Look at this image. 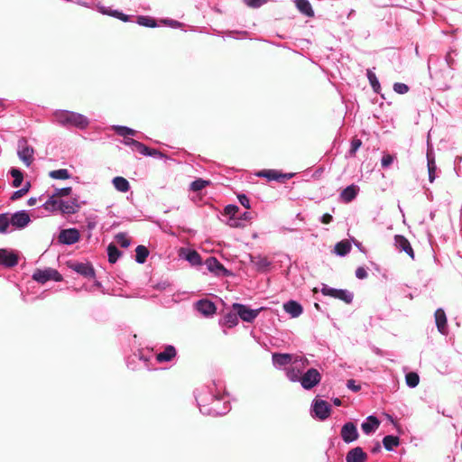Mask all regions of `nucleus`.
<instances>
[{"label":"nucleus","mask_w":462,"mask_h":462,"mask_svg":"<svg viewBox=\"0 0 462 462\" xmlns=\"http://www.w3.org/2000/svg\"><path fill=\"white\" fill-rule=\"evenodd\" d=\"M394 245L400 251L405 252L412 259L414 258L413 249L406 237L401 235H396L394 236Z\"/></svg>","instance_id":"obj_20"},{"label":"nucleus","mask_w":462,"mask_h":462,"mask_svg":"<svg viewBox=\"0 0 462 462\" xmlns=\"http://www.w3.org/2000/svg\"><path fill=\"white\" fill-rule=\"evenodd\" d=\"M177 355L176 348L171 345L163 346V349L156 354V361L158 363L171 362Z\"/></svg>","instance_id":"obj_18"},{"label":"nucleus","mask_w":462,"mask_h":462,"mask_svg":"<svg viewBox=\"0 0 462 462\" xmlns=\"http://www.w3.org/2000/svg\"><path fill=\"white\" fill-rule=\"evenodd\" d=\"M30 186V183L27 182L23 188L17 191L13 192L9 199L11 200H17L21 199L23 195H25L28 192Z\"/></svg>","instance_id":"obj_44"},{"label":"nucleus","mask_w":462,"mask_h":462,"mask_svg":"<svg viewBox=\"0 0 462 462\" xmlns=\"http://www.w3.org/2000/svg\"><path fill=\"white\" fill-rule=\"evenodd\" d=\"M405 382L410 388H415L420 383V376L415 372H410L405 375Z\"/></svg>","instance_id":"obj_38"},{"label":"nucleus","mask_w":462,"mask_h":462,"mask_svg":"<svg viewBox=\"0 0 462 462\" xmlns=\"http://www.w3.org/2000/svg\"><path fill=\"white\" fill-rule=\"evenodd\" d=\"M116 17L120 18L122 21L126 22L128 21V15L124 14L122 13L116 12Z\"/></svg>","instance_id":"obj_57"},{"label":"nucleus","mask_w":462,"mask_h":462,"mask_svg":"<svg viewBox=\"0 0 462 462\" xmlns=\"http://www.w3.org/2000/svg\"><path fill=\"white\" fill-rule=\"evenodd\" d=\"M217 385L202 386L197 389L195 397L202 414L210 416L224 415L229 411L227 402H223V397L216 391Z\"/></svg>","instance_id":"obj_1"},{"label":"nucleus","mask_w":462,"mask_h":462,"mask_svg":"<svg viewBox=\"0 0 462 462\" xmlns=\"http://www.w3.org/2000/svg\"><path fill=\"white\" fill-rule=\"evenodd\" d=\"M72 269L78 273L83 275L87 278H94L95 277V270L89 263H76L72 266Z\"/></svg>","instance_id":"obj_23"},{"label":"nucleus","mask_w":462,"mask_h":462,"mask_svg":"<svg viewBox=\"0 0 462 462\" xmlns=\"http://www.w3.org/2000/svg\"><path fill=\"white\" fill-rule=\"evenodd\" d=\"M461 214H462V206H461Z\"/></svg>","instance_id":"obj_62"},{"label":"nucleus","mask_w":462,"mask_h":462,"mask_svg":"<svg viewBox=\"0 0 462 462\" xmlns=\"http://www.w3.org/2000/svg\"><path fill=\"white\" fill-rule=\"evenodd\" d=\"M393 160H394L393 155L389 154V153L383 154V156L382 158V166L383 168L389 167L393 163Z\"/></svg>","instance_id":"obj_49"},{"label":"nucleus","mask_w":462,"mask_h":462,"mask_svg":"<svg viewBox=\"0 0 462 462\" xmlns=\"http://www.w3.org/2000/svg\"><path fill=\"white\" fill-rule=\"evenodd\" d=\"M333 402H334V404H335V405H337V406H340V405H341V401H340V399H338V398H335V399L333 400Z\"/></svg>","instance_id":"obj_60"},{"label":"nucleus","mask_w":462,"mask_h":462,"mask_svg":"<svg viewBox=\"0 0 462 462\" xmlns=\"http://www.w3.org/2000/svg\"><path fill=\"white\" fill-rule=\"evenodd\" d=\"M195 309L204 317H212L217 310L215 304L208 300H199L195 304Z\"/></svg>","instance_id":"obj_15"},{"label":"nucleus","mask_w":462,"mask_h":462,"mask_svg":"<svg viewBox=\"0 0 462 462\" xmlns=\"http://www.w3.org/2000/svg\"><path fill=\"white\" fill-rule=\"evenodd\" d=\"M115 188L121 192H126L130 189L128 180L124 177H115L113 179Z\"/></svg>","instance_id":"obj_33"},{"label":"nucleus","mask_w":462,"mask_h":462,"mask_svg":"<svg viewBox=\"0 0 462 462\" xmlns=\"http://www.w3.org/2000/svg\"><path fill=\"white\" fill-rule=\"evenodd\" d=\"M10 220L13 231L25 228L31 222L30 215L25 210L16 211L10 214Z\"/></svg>","instance_id":"obj_10"},{"label":"nucleus","mask_w":462,"mask_h":462,"mask_svg":"<svg viewBox=\"0 0 462 462\" xmlns=\"http://www.w3.org/2000/svg\"><path fill=\"white\" fill-rule=\"evenodd\" d=\"M251 204H227L221 213V220L231 227L245 226L252 218V212L249 211Z\"/></svg>","instance_id":"obj_2"},{"label":"nucleus","mask_w":462,"mask_h":462,"mask_svg":"<svg viewBox=\"0 0 462 462\" xmlns=\"http://www.w3.org/2000/svg\"><path fill=\"white\" fill-rule=\"evenodd\" d=\"M210 181L204 180L202 179H198L191 182L190 184V189L193 191H199L209 185Z\"/></svg>","instance_id":"obj_42"},{"label":"nucleus","mask_w":462,"mask_h":462,"mask_svg":"<svg viewBox=\"0 0 462 462\" xmlns=\"http://www.w3.org/2000/svg\"><path fill=\"white\" fill-rule=\"evenodd\" d=\"M366 75L374 90L379 92L380 84L375 74L371 69H367Z\"/></svg>","instance_id":"obj_41"},{"label":"nucleus","mask_w":462,"mask_h":462,"mask_svg":"<svg viewBox=\"0 0 462 462\" xmlns=\"http://www.w3.org/2000/svg\"><path fill=\"white\" fill-rule=\"evenodd\" d=\"M122 253L118 250V248L113 245L110 244L107 246V255H108V261L111 263H115L118 258L121 256Z\"/></svg>","instance_id":"obj_37"},{"label":"nucleus","mask_w":462,"mask_h":462,"mask_svg":"<svg viewBox=\"0 0 462 462\" xmlns=\"http://www.w3.org/2000/svg\"><path fill=\"white\" fill-rule=\"evenodd\" d=\"M361 144H362L361 140L353 139V141L351 143L350 153L354 154L357 151V149L361 146Z\"/></svg>","instance_id":"obj_54"},{"label":"nucleus","mask_w":462,"mask_h":462,"mask_svg":"<svg viewBox=\"0 0 462 462\" xmlns=\"http://www.w3.org/2000/svg\"><path fill=\"white\" fill-rule=\"evenodd\" d=\"M32 279L40 283H45L48 281H55L60 282L62 280L60 273L51 268H47L44 270L38 269L32 274Z\"/></svg>","instance_id":"obj_9"},{"label":"nucleus","mask_w":462,"mask_h":462,"mask_svg":"<svg viewBox=\"0 0 462 462\" xmlns=\"http://www.w3.org/2000/svg\"><path fill=\"white\" fill-rule=\"evenodd\" d=\"M333 217L330 214L326 213L320 217V221L323 224H329L332 221Z\"/></svg>","instance_id":"obj_56"},{"label":"nucleus","mask_w":462,"mask_h":462,"mask_svg":"<svg viewBox=\"0 0 462 462\" xmlns=\"http://www.w3.org/2000/svg\"><path fill=\"white\" fill-rule=\"evenodd\" d=\"M238 199L240 202H244V200L248 201L245 195H239Z\"/></svg>","instance_id":"obj_59"},{"label":"nucleus","mask_w":462,"mask_h":462,"mask_svg":"<svg viewBox=\"0 0 462 462\" xmlns=\"http://www.w3.org/2000/svg\"><path fill=\"white\" fill-rule=\"evenodd\" d=\"M80 204H42V216L51 214L69 215L76 213Z\"/></svg>","instance_id":"obj_5"},{"label":"nucleus","mask_w":462,"mask_h":462,"mask_svg":"<svg viewBox=\"0 0 462 462\" xmlns=\"http://www.w3.org/2000/svg\"><path fill=\"white\" fill-rule=\"evenodd\" d=\"M341 437L346 443H351L358 438L356 427L352 422H346L341 429Z\"/></svg>","instance_id":"obj_16"},{"label":"nucleus","mask_w":462,"mask_h":462,"mask_svg":"<svg viewBox=\"0 0 462 462\" xmlns=\"http://www.w3.org/2000/svg\"><path fill=\"white\" fill-rule=\"evenodd\" d=\"M10 173H11L12 177L14 178V180H13L14 187H19L22 184L23 180V173L21 172V171L13 168L10 171Z\"/></svg>","instance_id":"obj_40"},{"label":"nucleus","mask_w":462,"mask_h":462,"mask_svg":"<svg viewBox=\"0 0 462 462\" xmlns=\"http://www.w3.org/2000/svg\"><path fill=\"white\" fill-rule=\"evenodd\" d=\"M72 191L70 187L56 189L53 193L48 194L45 202H58V198L69 196Z\"/></svg>","instance_id":"obj_29"},{"label":"nucleus","mask_w":462,"mask_h":462,"mask_svg":"<svg viewBox=\"0 0 462 462\" xmlns=\"http://www.w3.org/2000/svg\"><path fill=\"white\" fill-rule=\"evenodd\" d=\"M136 142H137V141H136V140H134V139L128 138V139H126V140H125V144H127V145H131V146H133V147H134V144L136 143Z\"/></svg>","instance_id":"obj_58"},{"label":"nucleus","mask_w":462,"mask_h":462,"mask_svg":"<svg viewBox=\"0 0 462 462\" xmlns=\"http://www.w3.org/2000/svg\"><path fill=\"white\" fill-rule=\"evenodd\" d=\"M13 232L9 213L0 215V233L8 234Z\"/></svg>","instance_id":"obj_31"},{"label":"nucleus","mask_w":462,"mask_h":462,"mask_svg":"<svg viewBox=\"0 0 462 462\" xmlns=\"http://www.w3.org/2000/svg\"><path fill=\"white\" fill-rule=\"evenodd\" d=\"M367 275H368L367 271L364 267H358L356 270V277L357 279H360V280L365 279L367 277Z\"/></svg>","instance_id":"obj_53"},{"label":"nucleus","mask_w":462,"mask_h":462,"mask_svg":"<svg viewBox=\"0 0 462 462\" xmlns=\"http://www.w3.org/2000/svg\"><path fill=\"white\" fill-rule=\"evenodd\" d=\"M18 263V257L7 249H0V264L5 267H14Z\"/></svg>","instance_id":"obj_17"},{"label":"nucleus","mask_w":462,"mask_h":462,"mask_svg":"<svg viewBox=\"0 0 462 462\" xmlns=\"http://www.w3.org/2000/svg\"><path fill=\"white\" fill-rule=\"evenodd\" d=\"M59 123L62 125H75L79 128H84L88 125V119L78 113L61 111L56 115Z\"/></svg>","instance_id":"obj_4"},{"label":"nucleus","mask_w":462,"mask_h":462,"mask_svg":"<svg viewBox=\"0 0 462 462\" xmlns=\"http://www.w3.org/2000/svg\"><path fill=\"white\" fill-rule=\"evenodd\" d=\"M435 323L438 328V331L442 335L448 334V322L447 316L445 311L442 309H438L435 311Z\"/></svg>","instance_id":"obj_21"},{"label":"nucleus","mask_w":462,"mask_h":462,"mask_svg":"<svg viewBox=\"0 0 462 462\" xmlns=\"http://www.w3.org/2000/svg\"><path fill=\"white\" fill-rule=\"evenodd\" d=\"M351 250V245L348 241L343 240L336 244L334 252L339 256L346 255Z\"/></svg>","instance_id":"obj_32"},{"label":"nucleus","mask_w":462,"mask_h":462,"mask_svg":"<svg viewBox=\"0 0 462 462\" xmlns=\"http://www.w3.org/2000/svg\"><path fill=\"white\" fill-rule=\"evenodd\" d=\"M138 23L140 25L145 26V27H155L156 22L153 18L148 17V16H139L138 17Z\"/></svg>","instance_id":"obj_45"},{"label":"nucleus","mask_w":462,"mask_h":462,"mask_svg":"<svg viewBox=\"0 0 462 462\" xmlns=\"http://www.w3.org/2000/svg\"><path fill=\"white\" fill-rule=\"evenodd\" d=\"M321 293L324 296H329L334 299L340 300L345 303H351L353 301L354 295L351 291L344 289L331 288L327 284H322Z\"/></svg>","instance_id":"obj_6"},{"label":"nucleus","mask_w":462,"mask_h":462,"mask_svg":"<svg viewBox=\"0 0 462 462\" xmlns=\"http://www.w3.org/2000/svg\"><path fill=\"white\" fill-rule=\"evenodd\" d=\"M359 187L352 184L342 190L340 198L346 202H350L356 199Z\"/></svg>","instance_id":"obj_28"},{"label":"nucleus","mask_w":462,"mask_h":462,"mask_svg":"<svg viewBox=\"0 0 462 462\" xmlns=\"http://www.w3.org/2000/svg\"><path fill=\"white\" fill-rule=\"evenodd\" d=\"M383 444L386 450H393L394 447L399 445V438L393 435H387L383 438Z\"/></svg>","instance_id":"obj_36"},{"label":"nucleus","mask_w":462,"mask_h":462,"mask_svg":"<svg viewBox=\"0 0 462 462\" xmlns=\"http://www.w3.org/2000/svg\"><path fill=\"white\" fill-rule=\"evenodd\" d=\"M294 354L273 353L272 356L273 364L276 368L291 365L295 358Z\"/></svg>","instance_id":"obj_19"},{"label":"nucleus","mask_w":462,"mask_h":462,"mask_svg":"<svg viewBox=\"0 0 462 462\" xmlns=\"http://www.w3.org/2000/svg\"><path fill=\"white\" fill-rule=\"evenodd\" d=\"M312 416L321 420H326L330 413V405L328 402L314 399L311 405Z\"/></svg>","instance_id":"obj_11"},{"label":"nucleus","mask_w":462,"mask_h":462,"mask_svg":"<svg viewBox=\"0 0 462 462\" xmlns=\"http://www.w3.org/2000/svg\"><path fill=\"white\" fill-rule=\"evenodd\" d=\"M409 89V87L404 83L397 82L393 85V90L398 94H406Z\"/></svg>","instance_id":"obj_48"},{"label":"nucleus","mask_w":462,"mask_h":462,"mask_svg":"<svg viewBox=\"0 0 462 462\" xmlns=\"http://www.w3.org/2000/svg\"><path fill=\"white\" fill-rule=\"evenodd\" d=\"M115 129L119 135L124 136V137H125L127 135H134L136 133L135 130L131 129L126 126H116Z\"/></svg>","instance_id":"obj_47"},{"label":"nucleus","mask_w":462,"mask_h":462,"mask_svg":"<svg viewBox=\"0 0 462 462\" xmlns=\"http://www.w3.org/2000/svg\"><path fill=\"white\" fill-rule=\"evenodd\" d=\"M283 310L291 318H298L303 311L302 306L295 300H289L285 302L283 304Z\"/></svg>","instance_id":"obj_24"},{"label":"nucleus","mask_w":462,"mask_h":462,"mask_svg":"<svg viewBox=\"0 0 462 462\" xmlns=\"http://www.w3.org/2000/svg\"><path fill=\"white\" fill-rule=\"evenodd\" d=\"M18 155L19 158L28 167L32 164L33 161V149L28 145H25L21 150L18 151Z\"/></svg>","instance_id":"obj_27"},{"label":"nucleus","mask_w":462,"mask_h":462,"mask_svg":"<svg viewBox=\"0 0 462 462\" xmlns=\"http://www.w3.org/2000/svg\"><path fill=\"white\" fill-rule=\"evenodd\" d=\"M180 255L191 265L197 266L201 264V257L199 254L195 250L182 249Z\"/></svg>","instance_id":"obj_25"},{"label":"nucleus","mask_w":462,"mask_h":462,"mask_svg":"<svg viewBox=\"0 0 462 462\" xmlns=\"http://www.w3.org/2000/svg\"><path fill=\"white\" fill-rule=\"evenodd\" d=\"M205 265L210 273L217 276H225L228 273V271L215 257H208L205 262Z\"/></svg>","instance_id":"obj_13"},{"label":"nucleus","mask_w":462,"mask_h":462,"mask_svg":"<svg viewBox=\"0 0 462 462\" xmlns=\"http://www.w3.org/2000/svg\"><path fill=\"white\" fill-rule=\"evenodd\" d=\"M308 365L309 360L305 356L296 355L291 366L286 369L287 378L291 382H298Z\"/></svg>","instance_id":"obj_3"},{"label":"nucleus","mask_w":462,"mask_h":462,"mask_svg":"<svg viewBox=\"0 0 462 462\" xmlns=\"http://www.w3.org/2000/svg\"><path fill=\"white\" fill-rule=\"evenodd\" d=\"M233 310L236 311L238 319L245 322H253L259 315L262 309L253 310L248 306L241 303H234L232 305Z\"/></svg>","instance_id":"obj_8"},{"label":"nucleus","mask_w":462,"mask_h":462,"mask_svg":"<svg viewBox=\"0 0 462 462\" xmlns=\"http://www.w3.org/2000/svg\"><path fill=\"white\" fill-rule=\"evenodd\" d=\"M149 255V251L144 245H138L135 248V261L138 263H143Z\"/></svg>","instance_id":"obj_35"},{"label":"nucleus","mask_w":462,"mask_h":462,"mask_svg":"<svg viewBox=\"0 0 462 462\" xmlns=\"http://www.w3.org/2000/svg\"><path fill=\"white\" fill-rule=\"evenodd\" d=\"M50 177L55 180H67L69 179L70 175L67 169H60L51 171L49 173Z\"/></svg>","instance_id":"obj_39"},{"label":"nucleus","mask_w":462,"mask_h":462,"mask_svg":"<svg viewBox=\"0 0 462 462\" xmlns=\"http://www.w3.org/2000/svg\"><path fill=\"white\" fill-rule=\"evenodd\" d=\"M40 200L42 199V198H39ZM38 199L37 198H31L27 202H32V203H34V202H37Z\"/></svg>","instance_id":"obj_61"},{"label":"nucleus","mask_w":462,"mask_h":462,"mask_svg":"<svg viewBox=\"0 0 462 462\" xmlns=\"http://www.w3.org/2000/svg\"><path fill=\"white\" fill-rule=\"evenodd\" d=\"M134 149L140 152L143 155H146L148 152L149 147L142 143L141 142L137 141L136 143L134 146Z\"/></svg>","instance_id":"obj_50"},{"label":"nucleus","mask_w":462,"mask_h":462,"mask_svg":"<svg viewBox=\"0 0 462 462\" xmlns=\"http://www.w3.org/2000/svg\"><path fill=\"white\" fill-rule=\"evenodd\" d=\"M245 5L252 8H258L263 5L266 0H244Z\"/></svg>","instance_id":"obj_51"},{"label":"nucleus","mask_w":462,"mask_h":462,"mask_svg":"<svg viewBox=\"0 0 462 462\" xmlns=\"http://www.w3.org/2000/svg\"><path fill=\"white\" fill-rule=\"evenodd\" d=\"M366 458V453L359 447L352 448L346 456V462H365Z\"/></svg>","instance_id":"obj_22"},{"label":"nucleus","mask_w":462,"mask_h":462,"mask_svg":"<svg viewBox=\"0 0 462 462\" xmlns=\"http://www.w3.org/2000/svg\"><path fill=\"white\" fill-rule=\"evenodd\" d=\"M148 156H158L160 158H162L164 155L162 152H161L160 151L156 150V149H152V148H149L148 149V152L147 154Z\"/></svg>","instance_id":"obj_55"},{"label":"nucleus","mask_w":462,"mask_h":462,"mask_svg":"<svg viewBox=\"0 0 462 462\" xmlns=\"http://www.w3.org/2000/svg\"><path fill=\"white\" fill-rule=\"evenodd\" d=\"M436 164L433 158H430L428 156V171H429V180L430 182H433L435 180V171H436Z\"/></svg>","instance_id":"obj_43"},{"label":"nucleus","mask_w":462,"mask_h":462,"mask_svg":"<svg viewBox=\"0 0 462 462\" xmlns=\"http://www.w3.org/2000/svg\"><path fill=\"white\" fill-rule=\"evenodd\" d=\"M238 316L236 311V312H229L224 316L223 319V325L226 326L227 328H231L236 327L238 324Z\"/></svg>","instance_id":"obj_34"},{"label":"nucleus","mask_w":462,"mask_h":462,"mask_svg":"<svg viewBox=\"0 0 462 462\" xmlns=\"http://www.w3.org/2000/svg\"><path fill=\"white\" fill-rule=\"evenodd\" d=\"M116 241L117 244H119L122 247H128L131 244L130 239L128 236L124 233H119L116 236Z\"/></svg>","instance_id":"obj_46"},{"label":"nucleus","mask_w":462,"mask_h":462,"mask_svg":"<svg viewBox=\"0 0 462 462\" xmlns=\"http://www.w3.org/2000/svg\"><path fill=\"white\" fill-rule=\"evenodd\" d=\"M346 387L354 393H357L361 390L360 384H356V381L353 379L347 381Z\"/></svg>","instance_id":"obj_52"},{"label":"nucleus","mask_w":462,"mask_h":462,"mask_svg":"<svg viewBox=\"0 0 462 462\" xmlns=\"http://www.w3.org/2000/svg\"><path fill=\"white\" fill-rule=\"evenodd\" d=\"M298 10L308 17L314 16V11L308 0H295Z\"/></svg>","instance_id":"obj_30"},{"label":"nucleus","mask_w":462,"mask_h":462,"mask_svg":"<svg viewBox=\"0 0 462 462\" xmlns=\"http://www.w3.org/2000/svg\"><path fill=\"white\" fill-rule=\"evenodd\" d=\"M380 421L374 416H368L361 425L362 430L365 434L369 435L373 433L379 426Z\"/></svg>","instance_id":"obj_26"},{"label":"nucleus","mask_w":462,"mask_h":462,"mask_svg":"<svg viewBox=\"0 0 462 462\" xmlns=\"http://www.w3.org/2000/svg\"><path fill=\"white\" fill-rule=\"evenodd\" d=\"M79 240V233L75 228L61 230L59 235V242L63 245H73Z\"/></svg>","instance_id":"obj_14"},{"label":"nucleus","mask_w":462,"mask_h":462,"mask_svg":"<svg viewBox=\"0 0 462 462\" xmlns=\"http://www.w3.org/2000/svg\"><path fill=\"white\" fill-rule=\"evenodd\" d=\"M321 380V374L315 368L308 369L299 379L302 388L305 390H310L319 383Z\"/></svg>","instance_id":"obj_7"},{"label":"nucleus","mask_w":462,"mask_h":462,"mask_svg":"<svg viewBox=\"0 0 462 462\" xmlns=\"http://www.w3.org/2000/svg\"><path fill=\"white\" fill-rule=\"evenodd\" d=\"M256 175L259 177L266 178L269 181L275 180L280 183H285L294 176V173H282L277 170H263Z\"/></svg>","instance_id":"obj_12"}]
</instances>
